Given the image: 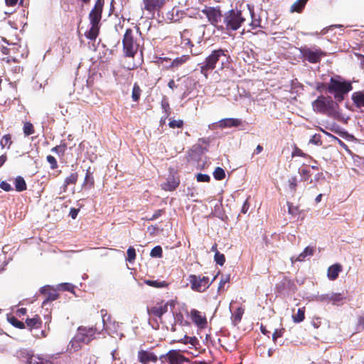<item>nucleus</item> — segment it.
<instances>
[{
  "label": "nucleus",
  "instance_id": "1",
  "mask_svg": "<svg viewBox=\"0 0 364 364\" xmlns=\"http://www.w3.org/2000/svg\"><path fill=\"white\" fill-rule=\"evenodd\" d=\"M230 56L226 49L218 48L213 50L208 55L204 61L199 63L200 73L205 79H208L211 71L220 65V70L228 68L230 65Z\"/></svg>",
  "mask_w": 364,
  "mask_h": 364
},
{
  "label": "nucleus",
  "instance_id": "2",
  "mask_svg": "<svg viewBox=\"0 0 364 364\" xmlns=\"http://www.w3.org/2000/svg\"><path fill=\"white\" fill-rule=\"evenodd\" d=\"M320 87L325 88L326 91L333 95L338 103L343 102L345 96L353 90L351 82L341 80L340 76L331 77L328 83L322 84L321 87H318L317 89L319 90Z\"/></svg>",
  "mask_w": 364,
  "mask_h": 364
},
{
  "label": "nucleus",
  "instance_id": "3",
  "mask_svg": "<svg viewBox=\"0 0 364 364\" xmlns=\"http://www.w3.org/2000/svg\"><path fill=\"white\" fill-rule=\"evenodd\" d=\"M105 0H96L89 12L88 19L90 28L85 33V36L90 41H95L99 36Z\"/></svg>",
  "mask_w": 364,
  "mask_h": 364
},
{
  "label": "nucleus",
  "instance_id": "4",
  "mask_svg": "<svg viewBox=\"0 0 364 364\" xmlns=\"http://www.w3.org/2000/svg\"><path fill=\"white\" fill-rule=\"evenodd\" d=\"M313 110L317 113L336 117L338 115V103L330 96L319 95L312 102Z\"/></svg>",
  "mask_w": 364,
  "mask_h": 364
},
{
  "label": "nucleus",
  "instance_id": "5",
  "mask_svg": "<svg viewBox=\"0 0 364 364\" xmlns=\"http://www.w3.org/2000/svg\"><path fill=\"white\" fill-rule=\"evenodd\" d=\"M246 21L243 11L237 9H231L223 14V23L220 26V30L227 32L238 30Z\"/></svg>",
  "mask_w": 364,
  "mask_h": 364
},
{
  "label": "nucleus",
  "instance_id": "6",
  "mask_svg": "<svg viewBox=\"0 0 364 364\" xmlns=\"http://www.w3.org/2000/svg\"><path fill=\"white\" fill-rule=\"evenodd\" d=\"M140 48V40L132 28H127L122 38L124 56L134 58Z\"/></svg>",
  "mask_w": 364,
  "mask_h": 364
},
{
  "label": "nucleus",
  "instance_id": "7",
  "mask_svg": "<svg viewBox=\"0 0 364 364\" xmlns=\"http://www.w3.org/2000/svg\"><path fill=\"white\" fill-rule=\"evenodd\" d=\"M103 328L99 329L96 326L90 328L80 326L77 331V338L81 341L82 343L89 344L92 341L96 338V336L101 333Z\"/></svg>",
  "mask_w": 364,
  "mask_h": 364
},
{
  "label": "nucleus",
  "instance_id": "8",
  "mask_svg": "<svg viewBox=\"0 0 364 364\" xmlns=\"http://www.w3.org/2000/svg\"><path fill=\"white\" fill-rule=\"evenodd\" d=\"M202 13L205 15L210 23L218 29L223 23V14L220 6L205 7L202 10Z\"/></svg>",
  "mask_w": 364,
  "mask_h": 364
},
{
  "label": "nucleus",
  "instance_id": "9",
  "mask_svg": "<svg viewBox=\"0 0 364 364\" xmlns=\"http://www.w3.org/2000/svg\"><path fill=\"white\" fill-rule=\"evenodd\" d=\"M188 281L191 289L197 292H204L212 283L208 277H200L196 274L189 275Z\"/></svg>",
  "mask_w": 364,
  "mask_h": 364
},
{
  "label": "nucleus",
  "instance_id": "10",
  "mask_svg": "<svg viewBox=\"0 0 364 364\" xmlns=\"http://www.w3.org/2000/svg\"><path fill=\"white\" fill-rule=\"evenodd\" d=\"M300 52L304 60L311 63H319L321 58L326 55V53L321 49L313 50L309 48H301Z\"/></svg>",
  "mask_w": 364,
  "mask_h": 364
},
{
  "label": "nucleus",
  "instance_id": "11",
  "mask_svg": "<svg viewBox=\"0 0 364 364\" xmlns=\"http://www.w3.org/2000/svg\"><path fill=\"white\" fill-rule=\"evenodd\" d=\"M163 358H166V360L169 364H181L188 360L184 355L181 354L180 352L176 350H169L166 355H161L160 359H162Z\"/></svg>",
  "mask_w": 364,
  "mask_h": 364
},
{
  "label": "nucleus",
  "instance_id": "12",
  "mask_svg": "<svg viewBox=\"0 0 364 364\" xmlns=\"http://www.w3.org/2000/svg\"><path fill=\"white\" fill-rule=\"evenodd\" d=\"M168 311V304L164 303L163 301L160 303H156L154 306L151 307L147 308V312L151 316H156L159 318Z\"/></svg>",
  "mask_w": 364,
  "mask_h": 364
},
{
  "label": "nucleus",
  "instance_id": "13",
  "mask_svg": "<svg viewBox=\"0 0 364 364\" xmlns=\"http://www.w3.org/2000/svg\"><path fill=\"white\" fill-rule=\"evenodd\" d=\"M191 318L193 323L200 328H205L207 326V318L205 315L196 309L191 311Z\"/></svg>",
  "mask_w": 364,
  "mask_h": 364
},
{
  "label": "nucleus",
  "instance_id": "14",
  "mask_svg": "<svg viewBox=\"0 0 364 364\" xmlns=\"http://www.w3.org/2000/svg\"><path fill=\"white\" fill-rule=\"evenodd\" d=\"M137 358L141 364H148L150 362L156 363L158 360L156 355L152 352L144 350L138 351Z\"/></svg>",
  "mask_w": 364,
  "mask_h": 364
},
{
  "label": "nucleus",
  "instance_id": "15",
  "mask_svg": "<svg viewBox=\"0 0 364 364\" xmlns=\"http://www.w3.org/2000/svg\"><path fill=\"white\" fill-rule=\"evenodd\" d=\"M41 293L44 295L45 299L43 301V305H46L50 301L56 300L59 297V294L54 289H52L49 286L43 287L41 289Z\"/></svg>",
  "mask_w": 364,
  "mask_h": 364
},
{
  "label": "nucleus",
  "instance_id": "16",
  "mask_svg": "<svg viewBox=\"0 0 364 364\" xmlns=\"http://www.w3.org/2000/svg\"><path fill=\"white\" fill-rule=\"evenodd\" d=\"M168 0H144V9L149 12L160 10Z\"/></svg>",
  "mask_w": 364,
  "mask_h": 364
},
{
  "label": "nucleus",
  "instance_id": "17",
  "mask_svg": "<svg viewBox=\"0 0 364 364\" xmlns=\"http://www.w3.org/2000/svg\"><path fill=\"white\" fill-rule=\"evenodd\" d=\"M351 100L353 105L362 112H364V90L353 92Z\"/></svg>",
  "mask_w": 364,
  "mask_h": 364
},
{
  "label": "nucleus",
  "instance_id": "18",
  "mask_svg": "<svg viewBox=\"0 0 364 364\" xmlns=\"http://www.w3.org/2000/svg\"><path fill=\"white\" fill-rule=\"evenodd\" d=\"M242 124V120L237 118H225L218 122V126L220 128L238 127Z\"/></svg>",
  "mask_w": 364,
  "mask_h": 364
},
{
  "label": "nucleus",
  "instance_id": "19",
  "mask_svg": "<svg viewBox=\"0 0 364 364\" xmlns=\"http://www.w3.org/2000/svg\"><path fill=\"white\" fill-rule=\"evenodd\" d=\"M42 324L43 321L38 315H35L33 318H27L25 321L26 327H27L30 331H32L33 329L41 328Z\"/></svg>",
  "mask_w": 364,
  "mask_h": 364
},
{
  "label": "nucleus",
  "instance_id": "20",
  "mask_svg": "<svg viewBox=\"0 0 364 364\" xmlns=\"http://www.w3.org/2000/svg\"><path fill=\"white\" fill-rule=\"evenodd\" d=\"M342 270V265L339 263H336L328 268L327 277L330 280L334 281L338 277V275Z\"/></svg>",
  "mask_w": 364,
  "mask_h": 364
},
{
  "label": "nucleus",
  "instance_id": "21",
  "mask_svg": "<svg viewBox=\"0 0 364 364\" xmlns=\"http://www.w3.org/2000/svg\"><path fill=\"white\" fill-rule=\"evenodd\" d=\"M95 186V179L93 177V172L91 171V168L88 167L86 170L84 181L82 184V188L85 189H92Z\"/></svg>",
  "mask_w": 364,
  "mask_h": 364
},
{
  "label": "nucleus",
  "instance_id": "22",
  "mask_svg": "<svg viewBox=\"0 0 364 364\" xmlns=\"http://www.w3.org/2000/svg\"><path fill=\"white\" fill-rule=\"evenodd\" d=\"M189 55H183L180 57H177L171 61L168 68L171 70H176L185 64L188 60H189Z\"/></svg>",
  "mask_w": 364,
  "mask_h": 364
},
{
  "label": "nucleus",
  "instance_id": "23",
  "mask_svg": "<svg viewBox=\"0 0 364 364\" xmlns=\"http://www.w3.org/2000/svg\"><path fill=\"white\" fill-rule=\"evenodd\" d=\"M247 6H248V9H249V14H250V15L251 16V18H252V21H251V22L250 23V26L251 28L252 29H256V28H262V26H261V22H262L261 18L259 16H256V14L254 12L253 9H250L249 5H247Z\"/></svg>",
  "mask_w": 364,
  "mask_h": 364
},
{
  "label": "nucleus",
  "instance_id": "24",
  "mask_svg": "<svg viewBox=\"0 0 364 364\" xmlns=\"http://www.w3.org/2000/svg\"><path fill=\"white\" fill-rule=\"evenodd\" d=\"M309 0H296L290 7L291 13H301Z\"/></svg>",
  "mask_w": 364,
  "mask_h": 364
},
{
  "label": "nucleus",
  "instance_id": "25",
  "mask_svg": "<svg viewBox=\"0 0 364 364\" xmlns=\"http://www.w3.org/2000/svg\"><path fill=\"white\" fill-rule=\"evenodd\" d=\"M245 312V309L242 306L238 307L236 311L232 314L231 320L234 326L240 323L242 316Z\"/></svg>",
  "mask_w": 364,
  "mask_h": 364
},
{
  "label": "nucleus",
  "instance_id": "26",
  "mask_svg": "<svg viewBox=\"0 0 364 364\" xmlns=\"http://www.w3.org/2000/svg\"><path fill=\"white\" fill-rule=\"evenodd\" d=\"M315 252V247H306L304 251L299 255V256L296 257L295 261L302 262L305 259V258L307 256H311L314 255Z\"/></svg>",
  "mask_w": 364,
  "mask_h": 364
},
{
  "label": "nucleus",
  "instance_id": "27",
  "mask_svg": "<svg viewBox=\"0 0 364 364\" xmlns=\"http://www.w3.org/2000/svg\"><path fill=\"white\" fill-rule=\"evenodd\" d=\"M17 356L19 358V359L25 360L27 364H31L33 355L27 350L21 349L17 352Z\"/></svg>",
  "mask_w": 364,
  "mask_h": 364
},
{
  "label": "nucleus",
  "instance_id": "28",
  "mask_svg": "<svg viewBox=\"0 0 364 364\" xmlns=\"http://www.w3.org/2000/svg\"><path fill=\"white\" fill-rule=\"evenodd\" d=\"M7 320L13 326L18 329H24L26 328L25 323L18 321L14 316L7 315Z\"/></svg>",
  "mask_w": 364,
  "mask_h": 364
},
{
  "label": "nucleus",
  "instance_id": "29",
  "mask_svg": "<svg viewBox=\"0 0 364 364\" xmlns=\"http://www.w3.org/2000/svg\"><path fill=\"white\" fill-rule=\"evenodd\" d=\"M15 188L18 192H21L27 188L26 183L21 176H17L15 179Z\"/></svg>",
  "mask_w": 364,
  "mask_h": 364
},
{
  "label": "nucleus",
  "instance_id": "30",
  "mask_svg": "<svg viewBox=\"0 0 364 364\" xmlns=\"http://www.w3.org/2000/svg\"><path fill=\"white\" fill-rule=\"evenodd\" d=\"M78 179V174L77 172H74L70 174L68 177L65 178L64 181V191L67 189V187L70 185H75Z\"/></svg>",
  "mask_w": 364,
  "mask_h": 364
},
{
  "label": "nucleus",
  "instance_id": "31",
  "mask_svg": "<svg viewBox=\"0 0 364 364\" xmlns=\"http://www.w3.org/2000/svg\"><path fill=\"white\" fill-rule=\"evenodd\" d=\"M81 343H82V342L77 338L76 333L73 339L70 341L69 348L70 350L74 352L78 351L80 349H81Z\"/></svg>",
  "mask_w": 364,
  "mask_h": 364
},
{
  "label": "nucleus",
  "instance_id": "32",
  "mask_svg": "<svg viewBox=\"0 0 364 364\" xmlns=\"http://www.w3.org/2000/svg\"><path fill=\"white\" fill-rule=\"evenodd\" d=\"M305 318V307L298 309L296 314L292 315L294 323H300Z\"/></svg>",
  "mask_w": 364,
  "mask_h": 364
},
{
  "label": "nucleus",
  "instance_id": "33",
  "mask_svg": "<svg viewBox=\"0 0 364 364\" xmlns=\"http://www.w3.org/2000/svg\"><path fill=\"white\" fill-rule=\"evenodd\" d=\"M141 94V90L138 85V83L135 82L134 84L132 92V98L134 102H138L140 99V96Z\"/></svg>",
  "mask_w": 364,
  "mask_h": 364
},
{
  "label": "nucleus",
  "instance_id": "34",
  "mask_svg": "<svg viewBox=\"0 0 364 364\" xmlns=\"http://www.w3.org/2000/svg\"><path fill=\"white\" fill-rule=\"evenodd\" d=\"M298 178L296 176H291L288 179V186L292 193H295L297 190Z\"/></svg>",
  "mask_w": 364,
  "mask_h": 364
},
{
  "label": "nucleus",
  "instance_id": "35",
  "mask_svg": "<svg viewBox=\"0 0 364 364\" xmlns=\"http://www.w3.org/2000/svg\"><path fill=\"white\" fill-rule=\"evenodd\" d=\"M12 143L11 136L9 134L4 135L0 141V145L2 148L7 147L10 149Z\"/></svg>",
  "mask_w": 364,
  "mask_h": 364
},
{
  "label": "nucleus",
  "instance_id": "36",
  "mask_svg": "<svg viewBox=\"0 0 364 364\" xmlns=\"http://www.w3.org/2000/svg\"><path fill=\"white\" fill-rule=\"evenodd\" d=\"M299 173L300 174L301 181H308L311 177V173L308 168H301L299 169Z\"/></svg>",
  "mask_w": 364,
  "mask_h": 364
},
{
  "label": "nucleus",
  "instance_id": "37",
  "mask_svg": "<svg viewBox=\"0 0 364 364\" xmlns=\"http://www.w3.org/2000/svg\"><path fill=\"white\" fill-rule=\"evenodd\" d=\"M179 185L178 181H176L173 180L171 181H167L163 185V188L165 191H174Z\"/></svg>",
  "mask_w": 364,
  "mask_h": 364
},
{
  "label": "nucleus",
  "instance_id": "38",
  "mask_svg": "<svg viewBox=\"0 0 364 364\" xmlns=\"http://www.w3.org/2000/svg\"><path fill=\"white\" fill-rule=\"evenodd\" d=\"M213 177L215 180L221 181L225 178V172L222 168L217 167L213 171Z\"/></svg>",
  "mask_w": 364,
  "mask_h": 364
},
{
  "label": "nucleus",
  "instance_id": "39",
  "mask_svg": "<svg viewBox=\"0 0 364 364\" xmlns=\"http://www.w3.org/2000/svg\"><path fill=\"white\" fill-rule=\"evenodd\" d=\"M23 129V133L26 136L31 135L35 132L33 125L29 122H26L24 123Z\"/></svg>",
  "mask_w": 364,
  "mask_h": 364
},
{
  "label": "nucleus",
  "instance_id": "40",
  "mask_svg": "<svg viewBox=\"0 0 364 364\" xmlns=\"http://www.w3.org/2000/svg\"><path fill=\"white\" fill-rule=\"evenodd\" d=\"M343 299H345V296L341 293H333L330 297V301L336 305H338Z\"/></svg>",
  "mask_w": 364,
  "mask_h": 364
},
{
  "label": "nucleus",
  "instance_id": "41",
  "mask_svg": "<svg viewBox=\"0 0 364 364\" xmlns=\"http://www.w3.org/2000/svg\"><path fill=\"white\" fill-rule=\"evenodd\" d=\"M145 283L149 286L160 288L167 286V283L165 281L159 282L157 280H146Z\"/></svg>",
  "mask_w": 364,
  "mask_h": 364
},
{
  "label": "nucleus",
  "instance_id": "42",
  "mask_svg": "<svg viewBox=\"0 0 364 364\" xmlns=\"http://www.w3.org/2000/svg\"><path fill=\"white\" fill-rule=\"evenodd\" d=\"M127 261L132 263L136 259V250L133 247H129L127 250Z\"/></svg>",
  "mask_w": 364,
  "mask_h": 364
},
{
  "label": "nucleus",
  "instance_id": "43",
  "mask_svg": "<svg viewBox=\"0 0 364 364\" xmlns=\"http://www.w3.org/2000/svg\"><path fill=\"white\" fill-rule=\"evenodd\" d=\"M183 121L182 119H174L173 118L170 119L168 126L172 129L175 128H181L183 126Z\"/></svg>",
  "mask_w": 364,
  "mask_h": 364
},
{
  "label": "nucleus",
  "instance_id": "44",
  "mask_svg": "<svg viewBox=\"0 0 364 364\" xmlns=\"http://www.w3.org/2000/svg\"><path fill=\"white\" fill-rule=\"evenodd\" d=\"M161 107L165 112L166 117H168L171 114V108L169 103L166 97H164L161 100Z\"/></svg>",
  "mask_w": 364,
  "mask_h": 364
},
{
  "label": "nucleus",
  "instance_id": "45",
  "mask_svg": "<svg viewBox=\"0 0 364 364\" xmlns=\"http://www.w3.org/2000/svg\"><path fill=\"white\" fill-rule=\"evenodd\" d=\"M288 213L290 215L296 216L299 214V209L298 206H294L292 203L287 202Z\"/></svg>",
  "mask_w": 364,
  "mask_h": 364
},
{
  "label": "nucleus",
  "instance_id": "46",
  "mask_svg": "<svg viewBox=\"0 0 364 364\" xmlns=\"http://www.w3.org/2000/svg\"><path fill=\"white\" fill-rule=\"evenodd\" d=\"M214 259L215 262L220 265L223 266L224 263L225 262V257L223 254L220 253V252H217L214 255Z\"/></svg>",
  "mask_w": 364,
  "mask_h": 364
},
{
  "label": "nucleus",
  "instance_id": "47",
  "mask_svg": "<svg viewBox=\"0 0 364 364\" xmlns=\"http://www.w3.org/2000/svg\"><path fill=\"white\" fill-rule=\"evenodd\" d=\"M364 330V316H358L357 323L355 325V333L361 332Z\"/></svg>",
  "mask_w": 364,
  "mask_h": 364
},
{
  "label": "nucleus",
  "instance_id": "48",
  "mask_svg": "<svg viewBox=\"0 0 364 364\" xmlns=\"http://www.w3.org/2000/svg\"><path fill=\"white\" fill-rule=\"evenodd\" d=\"M163 254V250L161 246L154 247L150 252V255L152 257H161Z\"/></svg>",
  "mask_w": 364,
  "mask_h": 364
},
{
  "label": "nucleus",
  "instance_id": "49",
  "mask_svg": "<svg viewBox=\"0 0 364 364\" xmlns=\"http://www.w3.org/2000/svg\"><path fill=\"white\" fill-rule=\"evenodd\" d=\"M309 143L316 145V146H321L322 145V141H321V136L318 134H314L311 139L309 140Z\"/></svg>",
  "mask_w": 364,
  "mask_h": 364
},
{
  "label": "nucleus",
  "instance_id": "50",
  "mask_svg": "<svg viewBox=\"0 0 364 364\" xmlns=\"http://www.w3.org/2000/svg\"><path fill=\"white\" fill-rule=\"evenodd\" d=\"M85 364H97V357L92 354H88L84 358Z\"/></svg>",
  "mask_w": 364,
  "mask_h": 364
},
{
  "label": "nucleus",
  "instance_id": "51",
  "mask_svg": "<svg viewBox=\"0 0 364 364\" xmlns=\"http://www.w3.org/2000/svg\"><path fill=\"white\" fill-rule=\"evenodd\" d=\"M284 331V328L275 329L272 333V341L276 343L277 338H281L283 336Z\"/></svg>",
  "mask_w": 364,
  "mask_h": 364
},
{
  "label": "nucleus",
  "instance_id": "52",
  "mask_svg": "<svg viewBox=\"0 0 364 364\" xmlns=\"http://www.w3.org/2000/svg\"><path fill=\"white\" fill-rule=\"evenodd\" d=\"M46 159L48 162L50 164L51 169H55L58 168V163L54 156L48 155L47 156Z\"/></svg>",
  "mask_w": 364,
  "mask_h": 364
},
{
  "label": "nucleus",
  "instance_id": "53",
  "mask_svg": "<svg viewBox=\"0 0 364 364\" xmlns=\"http://www.w3.org/2000/svg\"><path fill=\"white\" fill-rule=\"evenodd\" d=\"M196 178L198 182H209L210 180V177L208 174L203 173H198Z\"/></svg>",
  "mask_w": 364,
  "mask_h": 364
},
{
  "label": "nucleus",
  "instance_id": "54",
  "mask_svg": "<svg viewBox=\"0 0 364 364\" xmlns=\"http://www.w3.org/2000/svg\"><path fill=\"white\" fill-rule=\"evenodd\" d=\"M100 315H101L102 318V323H103L102 328L104 329V326L105 325V323H106L107 321H108L110 318V316L107 314V311L106 309H101L100 310Z\"/></svg>",
  "mask_w": 364,
  "mask_h": 364
},
{
  "label": "nucleus",
  "instance_id": "55",
  "mask_svg": "<svg viewBox=\"0 0 364 364\" xmlns=\"http://www.w3.org/2000/svg\"><path fill=\"white\" fill-rule=\"evenodd\" d=\"M230 282V275H225V276H223L220 281V283H219V287H218V289H221L222 288L224 287V285L226 284V283H229Z\"/></svg>",
  "mask_w": 364,
  "mask_h": 364
},
{
  "label": "nucleus",
  "instance_id": "56",
  "mask_svg": "<svg viewBox=\"0 0 364 364\" xmlns=\"http://www.w3.org/2000/svg\"><path fill=\"white\" fill-rule=\"evenodd\" d=\"M301 156V157H306V154H304L301 149H300L299 148H298L297 146H295L294 147V149L292 152V156Z\"/></svg>",
  "mask_w": 364,
  "mask_h": 364
},
{
  "label": "nucleus",
  "instance_id": "57",
  "mask_svg": "<svg viewBox=\"0 0 364 364\" xmlns=\"http://www.w3.org/2000/svg\"><path fill=\"white\" fill-rule=\"evenodd\" d=\"M192 339H193L192 338L188 337V336H187L186 335H185V336H183V338H180V339H178V340H176V341H175V342L181 343H183V344H187L188 343H193L191 342V340H192Z\"/></svg>",
  "mask_w": 364,
  "mask_h": 364
},
{
  "label": "nucleus",
  "instance_id": "58",
  "mask_svg": "<svg viewBox=\"0 0 364 364\" xmlns=\"http://www.w3.org/2000/svg\"><path fill=\"white\" fill-rule=\"evenodd\" d=\"M0 188L7 192L12 190V187L11 186V185L6 181L1 182Z\"/></svg>",
  "mask_w": 364,
  "mask_h": 364
},
{
  "label": "nucleus",
  "instance_id": "59",
  "mask_svg": "<svg viewBox=\"0 0 364 364\" xmlns=\"http://www.w3.org/2000/svg\"><path fill=\"white\" fill-rule=\"evenodd\" d=\"M164 210H162V209H159V210H157L154 212V213L153 214V215L149 218L150 220H154L156 218H158L159 217H160L163 213H164Z\"/></svg>",
  "mask_w": 364,
  "mask_h": 364
},
{
  "label": "nucleus",
  "instance_id": "60",
  "mask_svg": "<svg viewBox=\"0 0 364 364\" xmlns=\"http://www.w3.org/2000/svg\"><path fill=\"white\" fill-rule=\"evenodd\" d=\"M60 287L65 291H72L73 289V286L70 283H63L60 284Z\"/></svg>",
  "mask_w": 364,
  "mask_h": 364
},
{
  "label": "nucleus",
  "instance_id": "61",
  "mask_svg": "<svg viewBox=\"0 0 364 364\" xmlns=\"http://www.w3.org/2000/svg\"><path fill=\"white\" fill-rule=\"evenodd\" d=\"M27 314V309L26 308H20L16 311V314L18 317H21Z\"/></svg>",
  "mask_w": 364,
  "mask_h": 364
},
{
  "label": "nucleus",
  "instance_id": "62",
  "mask_svg": "<svg viewBox=\"0 0 364 364\" xmlns=\"http://www.w3.org/2000/svg\"><path fill=\"white\" fill-rule=\"evenodd\" d=\"M79 213V209H76L75 208H72L70 210L69 215L73 218L75 219L77 216V214Z\"/></svg>",
  "mask_w": 364,
  "mask_h": 364
},
{
  "label": "nucleus",
  "instance_id": "63",
  "mask_svg": "<svg viewBox=\"0 0 364 364\" xmlns=\"http://www.w3.org/2000/svg\"><path fill=\"white\" fill-rule=\"evenodd\" d=\"M65 146H56L55 147H53L51 151H53V152H62V153H64L65 151Z\"/></svg>",
  "mask_w": 364,
  "mask_h": 364
},
{
  "label": "nucleus",
  "instance_id": "64",
  "mask_svg": "<svg viewBox=\"0 0 364 364\" xmlns=\"http://www.w3.org/2000/svg\"><path fill=\"white\" fill-rule=\"evenodd\" d=\"M260 331L264 336H267L268 338H269L270 332L266 328V326L262 324L260 326Z\"/></svg>",
  "mask_w": 364,
  "mask_h": 364
}]
</instances>
